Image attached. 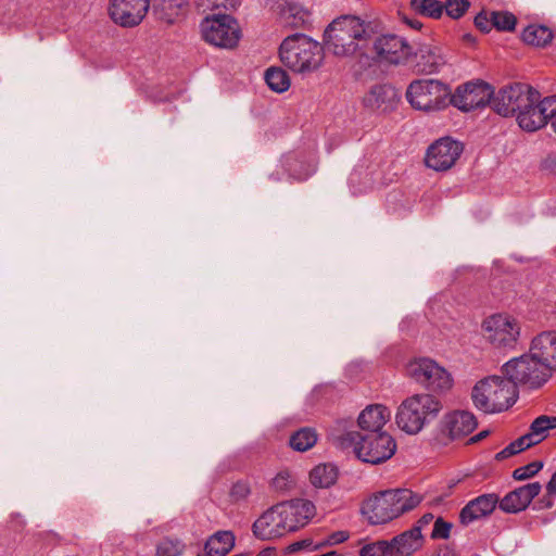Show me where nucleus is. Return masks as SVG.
<instances>
[{
    "instance_id": "obj_42",
    "label": "nucleus",
    "mask_w": 556,
    "mask_h": 556,
    "mask_svg": "<svg viewBox=\"0 0 556 556\" xmlns=\"http://www.w3.org/2000/svg\"><path fill=\"white\" fill-rule=\"evenodd\" d=\"M543 468L542 462H532L526 466L518 467L513 472L515 480H527L536 475Z\"/></svg>"
},
{
    "instance_id": "obj_45",
    "label": "nucleus",
    "mask_w": 556,
    "mask_h": 556,
    "mask_svg": "<svg viewBox=\"0 0 556 556\" xmlns=\"http://www.w3.org/2000/svg\"><path fill=\"white\" fill-rule=\"evenodd\" d=\"M350 533L345 530H339L330 533L325 540L319 541L320 548L324 546H333L348 541Z\"/></svg>"
},
{
    "instance_id": "obj_29",
    "label": "nucleus",
    "mask_w": 556,
    "mask_h": 556,
    "mask_svg": "<svg viewBox=\"0 0 556 556\" xmlns=\"http://www.w3.org/2000/svg\"><path fill=\"white\" fill-rule=\"evenodd\" d=\"M556 428V416L542 415L530 425L529 431L521 435L529 447L541 443L548 437V431Z\"/></svg>"
},
{
    "instance_id": "obj_18",
    "label": "nucleus",
    "mask_w": 556,
    "mask_h": 556,
    "mask_svg": "<svg viewBox=\"0 0 556 556\" xmlns=\"http://www.w3.org/2000/svg\"><path fill=\"white\" fill-rule=\"evenodd\" d=\"M410 60L415 72L422 75L437 74L446 64L442 49L432 43H420L413 48Z\"/></svg>"
},
{
    "instance_id": "obj_27",
    "label": "nucleus",
    "mask_w": 556,
    "mask_h": 556,
    "mask_svg": "<svg viewBox=\"0 0 556 556\" xmlns=\"http://www.w3.org/2000/svg\"><path fill=\"white\" fill-rule=\"evenodd\" d=\"M390 543L391 556H410L422 545L420 527H413L394 536Z\"/></svg>"
},
{
    "instance_id": "obj_13",
    "label": "nucleus",
    "mask_w": 556,
    "mask_h": 556,
    "mask_svg": "<svg viewBox=\"0 0 556 556\" xmlns=\"http://www.w3.org/2000/svg\"><path fill=\"white\" fill-rule=\"evenodd\" d=\"M496 96L492 87L486 83H467L458 86L450 96V104L460 111L469 112L475 109L492 105Z\"/></svg>"
},
{
    "instance_id": "obj_14",
    "label": "nucleus",
    "mask_w": 556,
    "mask_h": 556,
    "mask_svg": "<svg viewBox=\"0 0 556 556\" xmlns=\"http://www.w3.org/2000/svg\"><path fill=\"white\" fill-rule=\"evenodd\" d=\"M374 51L380 62L391 65H405L413 55V47L403 37L392 34L377 37Z\"/></svg>"
},
{
    "instance_id": "obj_36",
    "label": "nucleus",
    "mask_w": 556,
    "mask_h": 556,
    "mask_svg": "<svg viewBox=\"0 0 556 556\" xmlns=\"http://www.w3.org/2000/svg\"><path fill=\"white\" fill-rule=\"evenodd\" d=\"M412 9L424 16L431 18L441 17L444 7L438 0H410Z\"/></svg>"
},
{
    "instance_id": "obj_50",
    "label": "nucleus",
    "mask_w": 556,
    "mask_h": 556,
    "mask_svg": "<svg viewBox=\"0 0 556 556\" xmlns=\"http://www.w3.org/2000/svg\"><path fill=\"white\" fill-rule=\"evenodd\" d=\"M546 493L548 496H556V471L546 484Z\"/></svg>"
},
{
    "instance_id": "obj_17",
    "label": "nucleus",
    "mask_w": 556,
    "mask_h": 556,
    "mask_svg": "<svg viewBox=\"0 0 556 556\" xmlns=\"http://www.w3.org/2000/svg\"><path fill=\"white\" fill-rule=\"evenodd\" d=\"M150 0H110L109 14L123 27H134L147 15Z\"/></svg>"
},
{
    "instance_id": "obj_23",
    "label": "nucleus",
    "mask_w": 556,
    "mask_h": 556,
    "mask_svg": "<svg viewBox=\"0 0 556 556\" xmlns=\"http://www.w3.org/2000/svg\"><path fill=\"white\" fill-rule=\"evenodd\" d=\"M399 100L397 92L393 87L377 85L364 96L363 104L371 111L388 112L395 108Z\"/></svg>"
},
{
    "instance_id": "obj_12",
    "label": "nucleus",
    "mask_w": 556,
    "mask_h": 556,
    "mask_svg": "<svg viewBox=\"0 0 556 556\" xmlns=\"http://www.w3.org/2000/svg\"><path fill=\"white\" fill-rule=\"evenodd\" d=\"M201 31L206 42L219 48H233L240 39L239 26L229 15L206 17L201 23Z\"/></svg>"
},
{
    "instance_id": "obj_32",
    "label": "nucleus",
    "mask_w": 556,
    "mask_h": 556,
    "mask_svg": "<svg viewBox=\"0 0 556 556\" xmlns=\"http://www.w3.org/2000/svg\"><path fill=\"white\" fill-rule=\"evenodd\" d=\"M338 478L337 467L332 464H320L309 472V480L316 488H329Z\"/></svg>"
},
{
    "instance_id": "obj_15",
    "label": "nucleus",
    "mask_w": 556,
    "mask_h": 556,
    "mask_svg": "<svg viewBox=\"0 0 556 556\" xmlns=\"http://www.w3.org/2000/svg\"><path fill=\"white\" fill-rule=\"evenodd\" d=\"M463 150L460 142L450 137L440 138L428 148L425 163L435 172H445L455 165Z\"/></svg>"
},
{
    "instance_id": "obj_25",
    "label": "nucleus",
    "mask_w": 556,
    "mask_h": 556,
    "mask_svg": "<svg viewBox=\"0 0 556 556\" xmlns=\"http://www.w3.org/2000/svg\"><path fill=\"white\" fill-rule=\"evenodd\" d=\"M391 412L382 404L367 406L358 416V426L366 433L383 431L382 428L390 420Z\"/></svg>"
},
{
    "instance_id": "obj_11",
    "label": "nucleus",
    "mask_w": 556,
    "mask_h": 556,
    "mask_svg": "<svg viewBox=\"0 0 556 556\" xmlns=\"http://www.w3.org/2000/svg\"><path fill=\"white\" fill-rule=\"evenodd\" d=\"M406 370L412 379L429 391L445 393L453 388L451 372L431 358H416L408 363Z\"/></svg>"
},
{
    "instance_id": "obj_34",
    "label": "nucleus",
    "mask_w": 556,
    "mask_h": 556,
    "mask_svg": "<svg viewBox=\"0 0 556 556\" xmlns=\"http://www.w3.org/2000/svg\"><path fill=\"white\" fill-rule=\"evenodd\" d=\"M265 81L270 90L282 93L290 87V77L288 73L280 67H269L265 72Z\"/></svg>"
},
{
    "instance_id": "obj_4",
    "label": "nucleus",
    "mask_w": 556,
    "mask_h": 556,
    "mask_svg": "<svg viewBox=\"0 0 556 556\" xmlns=\"http://www.w3.org/2000/svg\"><path fill=\"white\" fill-rule=\"evenodd\" d=\"M282 64L298 74L315 72L324 61L320 43L304 34H293L283 39L279 48Z\"/></svg>"
},
{
    "instance_id": "obj_41",
    "label": "nucleus",
    "mask_w": 556,
    "mask_h": 556,
    "mask_svg": "<svg viewBox=\"0 0 556 556\" xmlns=\"http://www.w3.org/2000/svg\"><path fill=\"white\" fill-rule=\"evenodd\" d=\"M527 448H529L528 444L526 443V441L523 440L522 437H519L517 440L509 443L505 448L500 451L495 455V458L497 460H503V459H506L513 455H516Z\"/></svg>"
},
{
    "instance_id": "obj_26",
    "label": "nucleus",
    "mask_w": 556,
    "mask_h": 556,
    "mask_svg": "<svg viewBox=\"0 0 556 556\" xmlns=\"http://www.w3.org/2000/svg\"><path fill=\"white\" fill-rule=\"evenodd\" d=\"M377 179L376 165L366 161L358 163L349 176V186L353 194H361L370 190Z\"/></svg>"
},
{
    "instance_id": "obj_20",
    "label": "nucleus",
    "mask_w": 556,
    "mask_h": 556,
    "mask_svg": "<svg viewBox=\"0 0 556 556\" xmlns=\"http://www.w3.org/2000/svg\"><path fill=\"white\" fill-rule=\"evenodd\" d=\"M539 482L527 483L498 498V507L506 514H517L525 510L532 500L541 492Z\"/></svg>"
},
{
    "instance_id": "obj_40",
    "label": "nucleus",
    "mask_w": 556,
    "mask_h": 556,
    "mask_svg": "<svg viewBox=\"0 0 556 556\" xmlns=\"http://www.w3.org/2000/svg\"><path fill=\"white\" fill-rule=\"evenodd\" d=\"M469 5L468 0H446L445 4H443L446 14L455 20L462 17Z\"/></svg>"
},
{
    "instance_id": "obj_51",
    "label": "nucleus",
    "mask_w": 556,
    "mask_h": 556,
    "mask_svg": "<svg viewBox=\"0 0 556 556\" xmlns=\"http://www.w3.org/2000/svg\"><path fill=\"white\" fill-rule=\"evenodd\" d=\"M433 556H456L455 552L453 548L444 545V546H440L435 553L433 554Z\"/></svg>"
},
{
    "instance_id": "obj_3",
    "label": "nucleus",
    "mask_w": 556,
    "mask_h": 556,
    "mask_svg": "<svg viewBox=\"0 0 556 556\" xmlns=\"http://www.w3.org/2000/svg\"><path fill=\"white\" fill-rule=\"evenodd\" d=\"M337 440L342 448L351 447L359 460L371 465L387 462L397 448L394 438L387 431L364 434L348 431Z\"/></svg>"
},
{
    "instance_id": "obj_33",
    "label": "nucleus",
    "mask_w": 556,
    "mask_h": 556,
    "mask_svg": "<svg viewBox=\"0 0 556 556\" xmlns=\"http://www.w3.org/2000/svg\"><path fill=\"white\" fill-rule=\"evenodd\" d=\"M522 40L535 47L546 46L553 38L552 30L543 25H530L522 31Z\"/></svg>"
},
{
    "instance_id": "obj_6",
    "label": "nucleus",
    "mask_w": 556,
    "mask_h": 556,
    "mask_svg": "<svg viewBox=\"0 0 556 556\" xmlns=\"http://www.w3.org/2000/svg\"><path fill=\"white\" fill-rule=\"evenodd\" d=\"M368 36V25L364 21L354 15H342L325 29L324 43L334 55L348 56L356 52L359 41Z\"/></svg>"
},
{
    "instance_id": "obj_28",
    "label": "nucleus",
    "mask_w": 556,
    "mask_h": 556,
    "mask_svg": "<svg viewBox=\"0 0 556 556\" xmlns=\"http://www.w3.org/2000/svg\"><path fill=\"white\" fill-rule=\"evenodd\" d=\"M534 355H539L549 366V371L556 370V330L539 333L531 341Z\"/></svg>"
},
{
    "instance_id": "obj_7",
    "label": "nucleus",
    "mask_w": 556,
    "mask_h": 556,
    "mask_svg": "<svg viewBox=\"0 0 556 556\" xmlns=\"http://www.w3.org/2000/svg\"><path fill=\"white\" fill-rule=\"evenodd\" d=\"M442 408L441 401L434 395L430 393L414 394L401 403L395 421L405 433L417 434L439 416Z\"/></svg>"
},
{
    "instance_id": "obj_43",
    "label": "nucleus",
    "mask_w": 556,
    "mask_h": 556,
    "mask_svg": "<svg viewBox=\"0 0 556 556\" xmlns=\"http://www.w3.org/2000/svg\"><path fill=\"white\" fill-rule=\"evenodd\" d=\"M239 5V0H198V7L206 10L225 9L231 10Z\"/></svg>"
},
{
    "instance_id": "obj_39",
    "label": "nucleus",
    "mask_w": 556,
    "mask_h": 556,
    "mask_svg": "<svg viewBox=\"0 0 556 556\" xmlns=\"http://www.w3.org/2000/svg\"><path fill=\"white\" fill-rule=\"evenodd\" d=\"M361 556H391L389 541L381 540L364 545L359 551Z\"/></svg>"
},
{
    "instance_id": "obj_38",
    "label": "nucleus",
    "mask_w": 556,
    "mask_h": 556,
    "mask_svg": "<svg viewBox=\"0 0 556 556\" xmlns=\"http://www.w3.org/2000/svg\"><path fill=\"white\" fill-rule=\"evenodd\" d=\"M491 25L498 30L509 31L516 26V17L509 12H492Z\"/></svg>"
},
{
    "instance_id": "obj_1",
    "label": "nucleus",
    "mask_w": 556,
    "mask_h": 556,
    "mask_svg": "<svg viewBox=\"0 0 556 556\" xmlns=\"http://www.w3.org/2000/svg\"><path fill=\"white\" fill-rule=\"evenodd\" d=\"M492 109L504 117L515 116L522 130L534 132L553 122L556 96L542 98L530 85L516 83L497 91Z\"/></svg>"
},
{
    "instance_id": "obj_47",
    "label": "nucleus",
    "mask_w": 556,
    "mask_h": 556,
    "mask_svg": "<svg viewBox=\"0 0 556 556\" xmlns=\"http://www.w3.org/2000/svg\"><path fill=\"white\" fill-rule=\"evenodd\" d=\"M451 528V523L445 522L442 518H438L434 521L431 536L434 539H447L450 536Z\"/></svg>"
},
{
    "instance_id": "obj_31",
    "label": "nucleus",
    "mask_w": 556,
    "mask_h": 556,
    "mask_svg": "<svg viewBox=\"0 0 556 556\" xmlns=\"http://www.w3.org/2000/svg\"><path fill=\"white\" fill-rule=\"evenodd\" d=\"M187 4L188 0H152L155 14L169 24L174 23Z\"/></svg>"
},
{
    "instance_id": "obj_16",
    "label": "nucleus",
    "mask_w": 556,
    "mask_h": 556,
    "mask_svg": "<svg viewBox=\"0 0 556 556\" xmlns=\"http://www.w3.org/2000/svg\"><path fill=\"white\" fill-rule=\"evenodd\" d=\"M286 535L304 528L316 515L315 505L304 498L278 503Z\"/></svg>"
},
{
    "instance_id": "obj_35",
    "label": "nucleus",
    "mask_w": 556,
    "mask_h": 556,
    "mask_svg": "<svg viewBox=\"0 0 556 556\" xmlns=\"http://www.w3.org/2000/svg\"><path fill=\"white\" fill-rule=\"evenodd\" d=\"M290 446L298 452H306L317 442V434L312 428H302L290 437Z\"/></svg>"
},
{
    "instance_id": "obj_46",
    "label": "nucleus",
    "mask_w": 556,
    "mask_h": 556,
    "mask_svg": "<svg viewBox=\"0 0 556 556\" xmlns=\"http://www.w3.org/2000/svg\"><path fill=\"white\" fill-rule=\"evenodd\" d=\"M320 548L319 541L315 542L312 539H303L296 542H293L288 546L289 552L294 553L302 549L306 551H316Z\"/></svg>"
},
{
    "instance_id": "obj_53",
    "label": "nucleus",
    "mask_w": 556,
    "mask_h": 556,
    "mask_svg": "<svg viewBox=\"0 0 556 556\" xmlns=\"http://www.w3.org/2000/svg\"><path fill=\"white\" fill-rule=\"evenodd\" d=\"M314 168L307 169L304 173L293 174L296 179L304 180L312 175Z\"/></svg>"
},
{
    "instance_id": "obj_2",
    "label": "nucleus",
    "mask_w": 556,
    "mask_h": 556,
    "mask_svg": "<svg viewBox=\"0 0 556 556\" xmlns=\"http://www.w3.org/2000/svg\"><path fill=\"white\" fill-rule=\"evenodd\" d=\"M422 501L420 494L408 489L387 490L369 497L362 511L371 525H383L416 508Z\"/></svg>"
},
{
    "instance_id": "obj_44",
    "label": "nucleus",
    "mask_w": 556,
    "mask_h": 556,
    "mask_svg": "<svg viewBox=\"0 0 556 556\" xmlns=\"http://www.w3.org/2000/svg\"><path fill=\"white\" fill-rule=\"evenodd\" d=\"M251 494V486L248 481H238L233 483L230 490V496L235 501L245 500Z\"/></svg>"
},
{
    "instance_id": "obj_8",
    "label": "nucleus",
    "mask_w": 556,
    "mask_h": 556,
    "mask_svg": "<svg viewBox=\"0 0 556 556\" xmlns=\"http://www.w3.org/2000/svg\"><path fill=\"white\" fill-rule=\"evenodd\" d=\"M451 88L434 78H417L409 83L405 91L409 105L424 113H435L450 105Z\"/></svg>"
},
{
    "instance_id": "obj_21",
    "label": "nucleus",
    "mask_w": 556,
    "mask_h": 556,
    "mask_svg": "<svg viewBox=\"0 0 556 556\" xmlns=\"http://www.w3.org/2000/svg\"><path fill=\"white\" fill-rule=\"evenodd\" d=\"M475 415L467 410H455L446 414L442 421V432L451 440H457L469 435L477 428Z\"/></svg>"
},
{
    "instance_id": "obj_30",
    "label": "nucleus",
    "mask_w": 556,
    "mask_h": 556,
    "mask_svg": "<svg viewBox=\"0 0 556 556\" xmlns=\"http://www.w3.org/2000/svg\"><path fill=\"white\" fill-rule=\"evenodd\" d=\"M235 546V535L231 531H217L212 534L205 545L204 551L207 556H225Z\"/></svg>"
},
{
    "instance_id": "obj_22",
    "label": "nucleus",
    "mask_w": 556,
    "mask_h": 556,
    "mask_svg": "<svg viewBox=\"0 0 556 556\" xmlns=\"http://www.w3.org/2000/svg\"><path fill=\"white\" fill-rule=\"evenodd\" d=\"M498 505V496L495 493H486L469 501L460 510L459 519L465 526L489 516Z\"/></svg>"
},
{
    "instance_id": "obj_55",
    "label": "nucleus",
    "mask_w": 556,
    "mask_h": 556,
    "mask_svg": "<svg viewBox=\"0 0 556 556\" xmlns=\"http://www.w3.org/2000/svg\"><path fill=\"white\" fill-rule=\"evenodd\" d=\"M486 435V432L483 431V432H480L479 434H477L476 437L471 438L470 441L472 442H477L478 440H480L481 438H484Z\"/></svg>"
},
{
    "instance_id": "obj_10",
    "label": "nucleus",
    "mask_w": 556,
    "mask_h": 556,
    "mask_svg": "<svg viewBox=\"0 0 556 556\" xmlns=\"http://www.w3.org/2000/svg\"><path fill=\"white\" fill-rule=\"evenodd\" d=\"M481 332L493 348L514 351L521 336V324L507 313H495L482 320Z\"/></svg>"
},
{
    "instance_id": "obj_37",
    "label": "nucleus",
    "mask_w": 556,
    "mask_h": 556,
    "mask_svg": "<svg viewBox=\"0 0 556 556\" xmlns=\"http://www.w3.org/2000/svg\"><path fill=\"white\" fill-rule=\"evenodd\" d=\"M186 548L185 543L177 538H164L156 545V556H180Z\"/></svg>"
},
{
    "instance_id": "obj_24",
    "label": "nucleus",
    "mask_w": 556,
    "mask_h": 556,
    "mask_svg": "<svg viewBox=\"0 0 556 556\" xmlns=\"http://www.w3.org/2000/svg\"><path fill=\"white\" fill-rule=\"evenodd\" d=\"M276 11L280 25L288 28H304L311 21V13L303 5L285 1L277 3Z\"/></svg>"
},
{
    "instance_id": "obj_5",
    "label": "nucleus",
    "mask_w": 556,
    "mask_h": 556,
    "mask_svg": "<svg viewBox=\"0 0 556 556\" xmlns=\"http://www.w3.org/2000/svg\"><path fill=\"white\" fill-rule=\"evenodd\" d=\"M517 399L518 389L507 377H485L479 380L471 391L475 407L485 414L507 410L516 403Z\"/></svg>"
},
{
    "instance_id": "obj_48",
    "label": "nucleus",
    "mask_w": 556,
    "mask_h": 556,
    "mask_svg": "<svg viewBox=\"0 0 556 556\" xmlns=\"http://www.w3.org/2000/svg\"><path fill=\"white\" fill-rule=\"evenodd\" d=\"M273 483L276 489L283 490L287 489L290 483V475L287 471L279 472L273 480Z\"/></svg>"
},
{
    "instance_id": "obj_9",
    "label": "nucleus",
    "mask_w": 556,
    "mask_h": 556,
    "mask_svg": "<svg viewBox=\"0 0 556 556\" xmlns=\"http://www.w3.org/2000/svg\"><path fill=\"white\" fill-rule=\"evenodd\" d=\"M502 371L516 387L521 384L531 390L540 389L552 377L549 366L539 355H534L531 344L528 353L506 362Z\"/></svg>"
},
{
    "instance_id": "obj_52",
    "label": "nucleus",
    "mask_w": 556,
    "mask_h": 556,
    "mask_svg": "<svg viewBox=\"0 0 556 556\" xmlns=\"http://www.w3.org/2000/svg\"><path fill=\"white\" fill-rule=\"evenodd\" d=\"M433 520V515L428 513V514H425L424 516H421V518L417 521V525L415 527H420V529L424 527V526H427L429 525L431 521Z\"/></svg>"
},
{
    "instance_id": "obj_54",
    "label": "nucleus",
    "mask_w": 556,
    "mask_h": 556,
    "mask_svg": "<svg viewBox=\"0 0 556 556\" xmlns=\"http://www.w3.org/2000/svg\"><path fill=\"white\" fill-rule=\"evenodd\" d=\"M407 24L415 29H418L421 27V23L419 21H407Z\"/></svg>"
},
{
    "instance_id": "obj_19",
    "label": "nucleus",
    "mask_w": 556,
    "mask_h": 556,
    "mask_svg": "<svg viewBox=\"0 0 556 556\" xmlns=\"http://www.w3.org/2000/svg\"><path fill=\"white\" fill-rule=\"evenodd\" d=\"M253 534L263 541L286 536L278 504L266 509L252 525Z\"/></svg>"
},
{
    "instance_id": "obj_49",
    "label": "nucleus",
    "mask_w": 556,
    "mask_h": 556,
    "mask_svg": "<svg viewBox=\"0 0 556 556\" xmlns=\"http://www.w3.org/2000/svg\"><path fill=\"white\" fill-rule=\"evenodd\" d=\"M475 24L476 26L483 30V31H489L490 29V24H491V20L489 21L488 16L483 13H480L476 16L475 18Z\"/></svg>"
}]
</instances>
